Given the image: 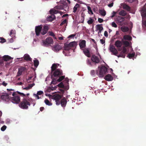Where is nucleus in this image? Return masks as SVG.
<instances>
[{
  "label": "nucleus",
  "mask_w": 146,
  "mask_h": 146,
  "mask_svg": "<svg viewBox=\"0 0 146 146\" xmlns=\"http://www.w3.org/2000/svg\"><path fill=\"white\" fill-rule=\"evenodd\" d=\"M96 70V74L100 77H102L107 72V68L105 66H103Z\"/></svg>",
  "instance_id": "nucleus-1"
},
{
  "label": "nucleus",
  "mask_w": 146,
  "mask_h": 146,
  "mask_svg": "<svg viewBox=\"0 0 146 146\" xmlns=\"http://www.w3.org/2000/svg\"><path fill=\"white\" fill-rule=\"evenodd\" d=\"M60 12H61L60 11L54 9H50V13L51 15L47 17V21H52L54 20L56 18V17L54 14L60 13Z\"/></svg>",
  "instance_id": "nucleus-2"
},
{
  "label": "nucleus",
  "mask_w": 146,
  "mask_h": 146,
  "mask_svg": "<svg viewBox=\"0 0 146 146\" xmlns=\"http://www.w3.org/2000/svg\"><path fill=\"white\" fill-rule=\"evenodd\" d=\"M141 15L142 17V23L143 26L144 25L146 27V8L143 7L141 11Z\"/></svg>",
  "instance_id": "nucleus-3"
},
{
  "label": "nucleus",
  "mask_w": 146,
  "mask_h": 146,
  "mask_svg": "<svg viewBox=\"0 0 146 146\" xmlns=\"http://www.w3.org/2000/svg\"><path fill=\"white\" fill-rule=\"evenodd\" d=\"M51 74H52L51 76L57 77H59L63 74L62 71L59 69H56L53 72H51Z\"/></svg>",
  "instance_id": "nucleus-4"
},
{
  "label": "nucleus",
  "mask_w": 146,
  "mask_h": 146,
  "mask_svg": "<svg viewBox=\"0 0 146 146\" xmlns=\"http://www.w3.org/2000/svg\"><path fill=\"white\" fill-rule=\"evenodd\" d=\"M42 43L43 45L46 46L50 44H53V41L51 38L49 37L47 38L45 40H43Z\"/></svg>",
  "instance_id": "nucleus-5"
},
{
  "label": "nucleus",
  "mask_w": 146,
  "mask_h": 146,
  "mask_svg": "<svg viewBox=\"0 0 146 146\" xmlns=\"http://www.w3.org/2000/svg\"><path fill=\"white\" fill-rule=\"evenodd\" d=\"M30 104L28 101H22L19 104L20 107L23 109H27Z\"/></svg>",
  "instance_id": "nucleus-6"
},
{
  "label": "nucleus",
  "mask_w": 146,
  "mask_h": 146,
  "mask_svg": "<svg viewBox=\"0 0 146 146\" xmlns=\"http://www.w3.org/2000/svg\"><path fill=\"white\" fill-rule=\"evenodd\" d=\"M76 46V43L75 42H70L68 44H64V50H68L71 48V47H75Z\"/></svg>",
  "instance_id": "nucleus-7"
},
{
  "label": "nucleus",
  "mask_w": 146,
  "mask_h": 146,
  "mask_svg": "<svg viewBox=\"0 0 146 146\" xmlns=\"http://www.w3.org/2000/svg\"><path fill=\"white\" fill-rule=\"evenodd\" d=\"M42 25H40L38 26H36L35 27V32L36 35L37 36L39 35L40 33L41 32V31L42 29Z\"/></svg>",
  "instance_id": "nucleus-8"
},
{
  "label": "nucleus",
  "mask_w": 146,
  "mask_h": 146,
  "mask_svg": "<svg viewBox=\"0 0 146 146\" xmlns=\"http://www.w3.org/2000/svg\"><path fill=\"white\" fill-rule=\"evenodd\" d=\"M91 60L93 63L95 64L98 63L100 62L99 58L95 55H92L91 58Z\"/></svg>",
  "instance_id": "nucleus-9"
},
{
  "label": "nucleus",
  "mask_w": 146,
  "mask_h": 146,
  "mask_svg": "<svg viewBox=\"0 0 146 146\" xmlns=\"http://www.w3.org/2000/svg\"><path fill=\"white\" fill-rule=\"evenodd\" d=\"M26 70V68L25 67L21 66L18 68V71L17 73V76L18 77L21 76L22 72L25 71Z\"/></svg>",
  "instance_id": "nucleus-10"
},
{
  "label": "nucleus",
  "mask_w": 146,
  "mask_h": 146,
  "mask_svg": "<svg viewBox=\"0 0 146 146\" xmlns=\"http://www.w3.org/2000/svg\"><path fill=\"white\" fill-rule=\"evenodd\" d=\"M84 54L87 57H90L91 56L90 52V49L89 48H85L82 49Z\"/></svg>",
  "instance_id": "nucleus-11"
},
{
  "label": "nucleus",
  "mask_w": 146,
  "mask_h": 146,
  "mask_svg": "<svg viewBox=\"0 0 146 146\" xmlns=\"http://www.w3.org/2000/svg\"><path fill=\"white\" fill-rule=\"evenodd\" d=\"M110 50L111 52L113 53V55L117 56L118 52L113 46L112 45L110 46Z\"/></svg>",
  "instance_id": "nucleus-12"
},
{
  "label": "nucleus",
  "mask_w": 146,
  "mask_h": 146,
  "mask_svg": "<svg viewBox=\"0 0 146 146\" xmlns=\"http://www.w3.org/2000/svg\"><path fill=\"white\" fill-rule=\"evenodd\" d=\"M0 97L2 100H6L9 98V96L7 94L4 93L3 94H0Z\"/></svg>",
  "instance_id": "nucleus-13"
},
{
  "label": "nucleus",
  "mask_w": 146,
  "mask_h": 146,
  "mask_svg": "<svg viewBox=\"0 0 146 146\" xmlns=\"http://www.w3.org/2000/svg\"><path fill=\"white\" fill-rule=\"evenodd\" d=\"M56 104L57 105H59L60 104L62 107H65L67 103V101H55Z\"/></svg>",
  "instance_id": "nucleus-14"
},
{
  "label": "nucleus",
  "mask_w": 146,
  "mask_h": 146,
  "mask_svg": "<svg viewBox=\"0 0 146 146\" xmlns=\"http://www.w3.org/2000/svg\"><path fill=\"white\" fill-rule=\"evenodd\" d=\"M79 45L80 49L82 50L83 48H85L86 46V41L84 40H82L79 43Z\"/></svg>",
  "instance_id": "nucleus-15"
},
{
  "label": "nucleus",
  "mask_w": 146,
  "mask_h": 146,
  "mask_svg": "<svg viewBox=\"0 0 146 146\" xmlns=\"http://www.w3.org/2000/svg\"><path fill=\"white\" fill-rule=\"evenodd\" d=\"M49 28L48 26L44 25L43 27L42 31L41 32V34L42 35L45 34L48 32Z\"/></svg>",
  "instance_id": "nucleus-16"
},
{
  "label": "nucleus",
  "mask_w": 146,
  "mask_h": 146,
  "mask_svg": "<svg viewBox=\"0 0 146 146\" xmlns=\"http://www.w3.org/2000/svg\"><path fill=\"white\" fill-rule=\"evenodd\" d=\"M105 79L108 81H111L113 80V77L110 74H108L105 76Z\"/></svg>",
  "instance_id": "nucleus-17"
},
{
  "label": "nucleus",
  "mask_w": 146,
  "mask_h": 146,
  "mask_svg": "<svg viewBox=\"0 0 146 146\" xmlns=\"http://www.w3.org/2000/svg\"><path fill=\"white\" fill-rule=\"evenodd\" d=\"M122 44V42L119 40L116 41L115 43V46L117 48L121 47Z\"/></svg>",
  "instance_id": "nucleus-18"
},
{
  "label": "nucleus",
  "mask_w": 146,
  "mask_h": 146,
  "mask_svg": "<svg viewBox=\"0 0 146 146\" xmlns=\"http://www.w3.org/2000/svg\"><path fill=\"white\" fill-rule=\"evenodd\" d=\"M24 58L25 60L27 61H32V59L30 57L29 55L27 54H25L24 55Z\"/></svg>",
  "instance_id": "nucleus-19"
},
{
  "label": "nucleus",
  "mask_w": 146,
  "mask_h": 146,
  "mask_svg": "<svg viewBox=\"0 0 146 146\" xmlns=\"http://www.w3.org/2000/svg\"><path fill=\"white\" fill-rule=\"evenodd\" d=\"M12 59V58L8 55H5L3 57V60L5 61H8Z\"/></svg>",
  "instance_id": "nucleus-20"
},
{
  "label": "nucleus",
  "mask_w": 146,
  "mask_h": 146,
  "mask_svg": "<svg viewBox=\"0 0 146 146\" xmlns=\"http://www.w3.org/2000/svg\"><path fill=\"white\" fill-rule=\"evenodd\" d=\"M58 68V66L56 65V64L55 63H54L52 65V66L51 67V72H53V71L56 70Z\"/></svg>",
  "instance_id": "nucleus-21"
},
{
  "label": "nucleus",
  "mask_w": 146,
  "mask_h": 146,
  "mask_svg": "<svg viewBox=\"0 0 146 146\" xmlns=\"http://www.w3.org/2000/svg\"><path fill=\"white\" fill-rule=\"evenodd\" d=\"M123 7L124 9L128 11H130V7L125 4L123 5Z\"/></svg>",
  "instance_id": "nucleus-22"
},
{
  "label": "nucleus",
  "mask_w": 146,
  "mask_h": 146,
  "mask_svg": "<svg viewBox=\"0 0 146 146\" xmlns=\"http://www.w3.org/2000/svg\"><path fill=\"white\" fill-rule=\"evenodd\" d=\"M117 20L118 22L121 23L123 22L124 20V18L123 17L120 16H118L117 18Z\"/></svg>",
  "instance_id": "nucleus-23"
},
{
  "label": "nucleus",
  "mask_w": 146,
  "mask_h": 146,
  "mask_svg": "<svg viewBox=\"0 0 146 146\" xmlns=\"http://www.w3.org/2000/svg\"><path fill=\"white\" fill-rule=\"evenodd\" d=\"M54 48L55 50L59 51L61 50V48L59 45L57 44L54 46Z\"/></svg>",
  "instance_id": "nucleus-24"
},
{
  "label": "nucleus",
  "mask_w": 146,
  "mask_h": 146,
  "mask_svg": "<svg viewBox=\"0 0 146 146\" xmlns=\"http://www.w3.org/2000/svg\"><path fill=\"white\" fill-rule=\"evenodd\" d=\"M99 13L102 16H105L106 14V11L104 9H100L99 11Z\"/></svg>",
  "instance_id": "nucleus-25"
},
{
  "label": "nucleus",
  "mask_w": 146,
  "mask_h": 146,
  "mask_svg": "<svg viewBox=\"0 0 146 146\" xmlns=\"http://www.w3.org/2000/svg\"><path fill=\"white\" fill-rule=\"evenodd\" d=\"M15 30H11L10 31L9 33V35L12 37H13L15 36Z\"/></svg>",
  "instance_id": "nucleus-26"
},
{
  "label": "nucleus",
  "mask_w": 146,
  "mask_h": 146,
  "mask_svg": "<svg viewBox=\"0 0 146 146\" xmlns=\"http://www.w3.org/2000/svg\"><path fill=\"white\" fill-rule=\"evenodd\" d=\"M127 12L124 10H122L119 11V14L120 15L124 16L127 15Z\"/></svg>",
  "instance_id": "nucleus-27"
},
{
  "label": "nucleus",
  "mask_w": 146,
  "mask_h": 146,
  "mask_svg": "<svg viewBox=\"0 0 146 146\" xmlns=\"http://www.w3.org/2000/svg\"><path fill=\"white\" fill-rule=\"evenodd\" d=\"M51 78L52 79V80L51 82V84H56L57 83V82H58L57 79L56 80V79L54 78V76H51Z\"/></svg>",
  "instance_id": "nucleus-28"
},
{
  "label": "nucleus",
  "mask_w": 146,
  "mask_h": 146,
  "mask_svg": "<svg viewBox=\"0 0 146 146\" xmlns=\"http://www.w3.org/2000/svg\"><path fill=\"white\" fill-rule=\"evenodd\" d=\"M66 83L65 85L64 86V88H63V89H65L66 90H68L69 88V86L68 85V80H66Z\"/></svg>",
  "instance_id": "nucleus-29"
},
{
  "label": "nucleus",
  "mask_w": 146,
  "mask_h": 146,
  "mask_svg": "<svg viewBox=\"0 0 146 146\" xmlns=\"http://www.w3.org/2000/svg\"><path fill=\"white\" fill-rule=\"evenodd\" d=\"M80 7V5L78 3H76L75 6L74 7L73 12L74 13L76 12L77 10V8L79 7Z\"/></svg>",
  "instance_id": "nucleus-30"
},
{
  "label": "nucleus",
  "mask_w": 146,
  "mask_h": 146,
  "mask_svg": "<svg viewBox=\"0 0 146 146\" xmlns=\"http://www.w3.org/2000/svg\"><path fill=\"white\" fill-rule=\"evenodd\" d=\"M123 39L124 40H131L132 39V37L128 35H125L123 36Z\"/></svg>",
  "instance_id": "nucleus-31"
},
{
  "label": "nucleus",
  "mask_w": 146,
  "mask_h": 146,
  "mask_svg": "<svg viewBox=\"0 0 146 146\" xmlns=\"http://www.w3.org/2000/svg\"><path fill=\"white\" fill-rule=\"evenodd\" d=\"M65 76H62L61 75L59 77H58L59 78L57 79V81L58 82H60L62 81L65 78Z\"/></svg>",
  "instance_id": "nucleus-32"
},
{
  "label": "nucleus",
  "mask_w": 146,
  "mask_h": 146,
  "mask_svg": "<svg viewBox=\"0 0 146 146\" xmlns=\"http://www.w3.org/2000/svg\"><path fill=\"white\" fill-rule=\"evenodd\" d=\"M102 24L98 25H96V29L97 30H103V28L102 27Z\"/></svg>",
  "instance_id": "nucleus-33"
},
{
  "label": "nucleus",
  "mask_w": 146,
  "mask_h": 146,
  "mask_svg": "<svg viewBox=\"0 0 146 146\" xmlns=\"http://www.w3.org/2000/svg\"><path fill=\"white\" fill-rule=\"evenodd\" d=\"M39 64V62L38 60L36 59L34 60V64L35 67H37L38 66Z\"/></svg>",
  "instance_id": "nucleus-34"
},
{
  "label": "nucleus",
  "mask_w": 146,
  "mask_h": 146,
  "mask_svg": "<svg viewBox=\"0 0 146 146\" xmlns=\"http://www.w3.org/2000/svg\"><path fill=\"white\" fill-rule=\"evenodd\" d=\"M121 29L123 32H126L128 31L129 28L127 27H122L121 28Z\"/></svg>",
  "instance_id": "nucleus-35"
},
{
  "label": "nucleus",
  "mask_w": 146,
  "mask_h": 146,
  "mask_svg": "<svg viewBox=\"0 0 146 146\" xmlns=\"http://www.w3.org/2000/svg\"><path fill=\"white\" fill-rule=\"evenodd\" d=\"M135 55V53L133 52L132 53H129L127 56L129 58L131 59Z\"/></svg>",
  "instance_id": "nucleus-36"
},
{
  "label": "nucleus",
  "mask_w": 146,
  "mask_h": 146,
  "mask_svg": "<svg viewBox=\"0 0 146 146\" xmlns=\"http://www.w3.org/2000/svg\"><path fill=\"white\" fill-rule=\"evenodd\" d=\"M86 63L88 65L90 66H93L92 62H91V60L88 59L86 60Z\"/></svg>",
  "instance_id": "nucleus-37"
},
{
  "label": "nucleus",
  "mask_w": 146,
  "mask_h": 146,
  "mask_svg": "<svg viewBox=\"0 0 146 146\" xmlns=\"http://www.w3.org/2000/svg\"><path fill=\"white\" fill-rule=\"evenodd\" d=\"M62 96L59 95H57L54 97L55 100H59L61 99Z\"/></svg>",
  "instance_id": "nucleus-38"
},
{
  "label": "nucleus",
  "mask_w": 146,
  "mask_h": 146,
  "mask_svg": "<svg viewBox=\"0 0 146 146\" xmlns=\"http://www.w3.org/2000/svg\"><path fill=\"white\" fill-rule=\"evenodd\" d=\"M94 21V19L90 18V19L88 21L87 23L89 25H90L92 24Z\"/></svg>",
  "instance_id": "nucleus-39"
},
{
  "label": "nucleus",
  "mask_w": 146,
  "mask_h": 146,
  "mask_svg": "<svg viewBox=\"0 0 146 146\" xmlns=\"http://www.w3.org/2000/svg\"><path fill=\"white\" fill-rule=\"evenodd\" d=\"M125 54L123 53H122V52H121L120 53L119 55H117V56L118 58L121 57L123 58H125Z\"/></svg>",
  "instance_id": "nucleus-40"
},
{
  "label": "nucleus",
  "mask_w": 146,
  "mask_h": 146,
  "mask_svg": "<svg viewBox=\"0 0 146 146\" xmlns=\"http://www.w3.org/2000/svg\"><path fill=\"white\" fill-rule=\"evenodd\" d=\"M49 35L50 36H52L55 39H56V37L55 36V35L54 33L52 31H50L48 32Z\"/></svg>",
  "instance_id": "nucleus-41"
},
{
  "label": "nucleus",
  "mask_w": 146,
  "mask_h": 146,
  "mask_svg": "<svg viewBox=\"0 0 146 146\" xmlns=\"http://www.w3.org/2000/svg\"><path fill=\"white\" fill-rule=\"evenodd\" d=\"M13 100H20V98L19 96L17 94L15 96V97Z\"/></svg>",
  "instance_id": "nucleus-42"
},
{
  "label": "nucleus",
  "mask_w": 146,
  "mask_h": 146,
  "mask_svg": "<svg viewBox=\"0 0 146 146\" xmlns=\"http://www.w3.org/2000/svg\"><path fill=\"white\" fill-rule=\"evenodd\" d=\"M64 85L62 83V82H61L60 84H59L58 86L60 88H64Z\"/></svg>",
  "instance_id": "nucleus-43"
},
{
  "label": "nucleus",
  "mask_w": 146,
  "mask_h": 146,
  "mask_svg": "<svg viewBox=\"0 0 146 146\" xmlns=\"http://www.w3.org/2000/svg\"><path fill=\"white\" fill-rule=\"evenodd\" d=\"M51 101H44L46 104L48 106H51L52 105V104L51 102Z\"/></svg>",
  "instance_id": "nucleus-44"
},
{
  "label": "nucleus",
  "mask_w": 146,
  "mask_h": 146,
  "mask_svg": "<svg viewBox=\"0 0 146 146\" xmlns=\"http://www.w3.org/2000/svg\"><path fill=\"white\" fill-rule=\"evenodd\" d=\"M67 23V20L66 19H64L60 24V26H61L66 23Z\"/></svg>",
  "instance_id": "nucleus-45"
},
{
  "label": "nucleus",
  "mask_w": 146,
  "mask_h": 146,
  "mask_svg": "<svg viewBox=\"0 0 146 146\" xmlns=\"http://www.w3.org/2000/svg\"><path fill=\"white\" fill-rule=\"evenodd\" d=\"M88 11L89 13L90 14V12L92 14H93V12L91 9V7L90 6L88 7Z\"/></svg>",
  "instance_id": "nucleus-46"
},
{
  "label": "nucleus",
  "mask_w": 146,
  "mask_h": 146,
  "mask_svg": "<svg viewBox=\"0 0 146 146\" xmlns=\"http://www.w3.org/2000/svg\"><path fill=\"white\" fill-rule=\"evenodd\" d=\"M124 44L126 46H129V45L130 44L129 42L127 41H125L123 42Z\"/></svg>",
  "instance_id": "nucleus-47"
},
{
  "label": "nucleus",
  "mask_w": 146,
  "mask_h": 146,
  "mask_svg": "<svg viewBox=\"0 0 146 146\" xmlns=\"http://www.w3.org/2000/svg\"><path fill=\"white\" fill-rule=\"evenodd\" d=\"M6 42V40L4 38L2 37H0V42L3 43Z\"/></svg>",
  "instance_id": "nucleus-48"
},
{
  "label": "nucleus",
  "mask_w": 146,
  "mask_h": 146,
  "mask_svg": "<svg viewBox=\"0 0 146 146\" xmlns=\"http://www.w3.org/2000/svg\"><path fill=\"white\" fill-rule=\"evenodd\" d=\"M121 52L122 53H123L125 54L127 52V49L125 47H123L122 51H121Z\"/></svg>",
  "instance_id": "nucleus-49"
},
{
  "label": "nucleus",
  "mask_w": 146,
  "mask_h": 146,
  "mask_svg": "<svg viewBox=\"0 0 146 146\" xmlns=\"http://www.w3.org/2000/svg\"><path fill=\"white\" fill-rule=\"evenodd\" d=\"M111 26L112 27H115V28H117V25L114 22H113L112 23H111Z\"/></svg>",
  "instance_id": "nucleus-50"
},
{
  "label": "nucleus",
  "mask_w": 146,
  "mask_h": 146,
  "mask_svg": "<svg viewBox=\"0 0 146 146\" xmlns=\"http://www.w3.org/2000/svg\"><path fill=\"white\" fill-rule=\"evenodd\" d=\"M6 128L7 126L6 125H4L1 128V130L2 131H4L6 129Z\"/></svg>",
  "instance_id": "nucleus-51"
},
{
  "label": "nucleus",
  "mask_w": 146,
  "mask_h": 146,
  "mask_svg": "<svg viewBox=\"0 0 146 146\" xmlns=\"http://www.w3.org/2000/svg\"><path fill=\"white\" fill-rule=\"evenodd\" d=\"M96 74L95 71L94 70H92L90 71V74L92 76H94Z\"/></svg>",
  "instance_id": "nucleus-52"
},
{
  "label": "nucleus",
  "mask_w": 146,
  "mask_h": 146,
  "mask_svg": "<svg viewBox=\"0 0 146 146\" xmlns=\"http://www.w3.org/2000/svg\"><path fill=\"white\" fill-rule=\"evenodd\" d=\"M34 97L36 98V99H39L40 98L39 95H38L37 94H34Z\"/></svg>",
  "instance_id": "nucleus-53"
},
{
  "label": "nucleus",
  "mask_w": 146,
  "mask_h": 146,
  "mask_svg": "<svg viewBox=\"0 0 146 146\" xmlns=\"http://www.w3.org/2000/svg\"><path fill=\"white\" fill-rule=\"evenodd\" d=\"M43 92L42 91H38L37 93V94L39 95H40L42 94H43Z\"/></svg>",
  "instance_id": "nucleus-54"
},
{
  "label": "nucleus",
  "mask_w": 146,
  "mask_h": 146,
  "mask_svg": "<svg viewBox=\"0 0 146 146\" xmlns=\"http://www.w3.org/2000/svg\"><path fill=\"white\" fill-rule=\"evenodd\" d=\"M116 14V12L113 11V13H112V15L110 17L113 18V17H114Z\"/></svg>",
  "instance_id": "nucleus-55"
},
{
  "label": "nucleus",
  "mask_w": 146,
  "mask_h": 146,
  "mask_svg": "<svg viewBox=\"0 0 146 146\" xmlns=\"http://www.w3.org/2000/svg\"><path fill=\"white\" fill-rule=\"evenodd\" d=\"M75 36V35H74V34L71 35H70L68 36V38H73L74 37V36Z\"/></svg>",
  "instance_id": "nucleus-56"
},
{
  "label": "nucleus",
  "mask_w": 146,
  "mask_h": 146,
  "mask_svg": "<svg viewBox=\"0 0 146 146\" xmlns=\"http://www.w3.org/2000/svg\"><path fill=\"white\" fill-rule=\"evenodd\" d=\"M98 20L100 23H102L104 21L103 19L101 18H98Z\"/></svg>",
  "instance_id": "nucleus-57"
},
{
  "label": "nucleus",
  "mask_w": 146,
  "mask_h": 146,
  "mask_svg": "<svg viewBox=\"0 0 146 146\" xmlns=\"http://www.w3.org/2000/svg\"><path fill=\"white\" fill-rule=\"evenodd\" d=\"M104 35L105 36L107 37L108 36V32L106 31H105L104 33Z\"/></svg>",
  "instance_id": "nucleus-58"
},
{
  "label": "nucleus",
  "mask_w": 146,
  "mask_h": 146,
  "mask_svg": "<svg viewBox=\"0 0 146 146\" xmlns=\"http://www.w3.org/2000/svg\"><path fill=\"white\" fill-rule=\"evenodd\" d=\"M100 41L101 43L102 44H103L105 43V40L103 39H100Z\"/></svg>",
  "instance_id": "nucleus-59"
},
{
  "label": "nucleus",
  "mask_w": 146,
  "mask_h": 146,
  "mask_svg": "<svg viewBox=\"0 0 146 146\" xmlns=\"http://www.w3.org/2000/svg\"><path fill=\"white\" fill-rule=\"evenodd\" d=\"M14 104H18L21 101H11Z\"/></svg>",
  "instance_id": "nucleus-60"
},
{
  "label": "nucleus",
  "mask_w": 146,
  "mask_h": 146,
  "mask_svg": "<svg viewBox=\"0 0 146 146\" xmlns=\"http://www.w3.org/2000/svg\"><path fill=\"white\" fill-rule=\"evenodd\" d=\"M2 84L3 86H6L7 85V83H5V81H4L2 83Z\"/></svg>",
  "instance_id": "nucleus-61"
},
{
  "label": "nucleus",
  "mask_w": 146,
  "mask_h": 146,
  "mask_svg": "<svg viewBox=\"0 0 146 146\" xmlns=\"http://www.w3.org/2000/svg\"><path fill=\"white\" fill-rule=\"evenodd\" d=\"M113 3H112L110 4H109L108 5V6L110 7H111L113 6Z\"/></svg>",
  "instance_id": "nucleus-62"
},
{
  "label": "nucleus",
  "mask_w": 146,
  "mask_h": 146,
  "mask_svg": "<svg viewBox=\"0 0 146 146\" xmlns=\"http://www.w3.org/2000/svg\"><path fill=\"white\" fill-rule=\"evenodd\" d=\"M17 92V93L18 94H19L22 95L24 96H25V94H24L23 93H21L19 92Z\"/></svg>",
  "instance_id": "nucleus-63"
},
{
  "label": "nucleus",
  "mask_w": 146,
  "mask_h": 146,
  "mask_svg": "<svg viewBox=\"0 0 146 146\" xmlns=\"http://www.w3.org/2000/svg\"><path fill=\"white\" fill-rule=\"evenodd\" d=\"M63 8L64 7H62L60 6L57 7V9H61Z\"/></svg>",
  "instance_id": "nucleus-64"
}]
</instances>
